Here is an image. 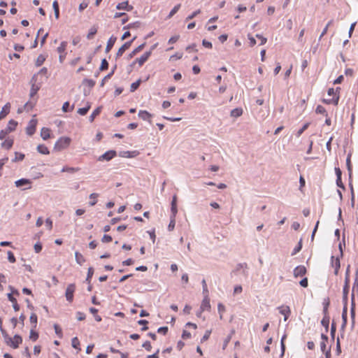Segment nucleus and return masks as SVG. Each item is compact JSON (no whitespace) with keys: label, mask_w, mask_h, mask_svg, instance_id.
<instances>
[{"label":"nucleus","mask_w":358,"mask_h":358,"mask_svg":"<svg viewBox=\"0 0 358 358\" xmlns=\"http://www.w3.org/2000/svg\"><path fill=\"white\" fill-rule=\"evenodd\" d=\"M71 140L69 137H60L55 143L54 150L56 151H61L69 147V145L71 143Z\"/></svg>","instance_id":"1"},{"label":"nucleus","mask_w":358,"mask_h":358,"mask_svg":"<svg viewBox=\"0 0 358 358\" xmlns=\"http://www.w3.org/2000/svg\"><path fill=\"white\" fill-rule=\"evenodd\" d=\"M10 289L12 292L8 294V299L10 302H12L15 311H18L20 310V306L18 305L16 299L13 297V294L19 295L20 293L17 289H13L11 286H10Z\"/></svg>","instance_id":"2"},{"label":"nucleus","mask_w":358,"mask_h":358,"mask_svg":"<svg viewBox=\"0 0 358 358\" xmlns=\"http://www.w3.org/2000/svg\"><path fill=\"white\" fill-rule=\"evenodd\" d=\"M349 283H350V276L348 273V270H347L345 277V285L343 289V300L345 303V305H347L348 302V294L349 292Z\"/></svg>","instance_id":"3"},{"label":"nucleus","mask_w":358,"mask_h":358,"mask_svg":"<svg viewBox=\"0 0 358 358\" xmlns=\"http://www.w3.org/2000/svg\"><path fill=\"white\" fill-rule=\"evenodd\" d=\"M68 43L66 41H62L59 46L57 48V52L59 53V59L60 63H63L65 59L66 52V49L67 47Z\"/></svg>","instance_id":"4"},{"label":"nucleus","mask_w":358,"mask_h":358,"mask_svg":"<svg viewBox=\"0 0 358 358\" xmlns=\"http://www.w3.org/2000/svg\"><path fill=\"white\" fill-rule=\"evenodd\" d=\"M76 290V285L73 283L69 284L66 289L65 296L66 300L69 302H72L73 300V293Z\"/></svg>","instance_id":"5"},{"label":"nucleus","mask_w":358,"mask_h":358,"mask_svg":"<svg viewBox=\"0 0 358 358\" xmlns=\"http://www.w3.org/2000/svg\"><path fill=\"white\" fill-rule=\"evenodd\" d=\"M37 75H34L31 80V87L30 90V96L33 97L40 90L41 85L36 84Z\"/></svg>","instance_id":"6"},{"label":"nucleus","mask_w":358,"mask_h":358,"mask_svg":"<svg viewBox=\"0 0 358 358\" xmlns=\"http://www.w3.org/2000/svg\"><path fill=\"white\" fill-rule=\"evenodd\" d=\"M136 37H134L133 39H131V41H127L126 43H124L120 48L119 50H117V53H116V59L120 57L123 53L127 50H128L130 46L131 45V43L132 42L135 40Z\"/></svg>","instance_id":"7"},{"label":"nucleus","mask_w":358,"mask_h":358,"mask_svg":"<svg viewBox=\"0 0 358 358\" xmlns=\"http://www.w3.org/2000/svg\"><path fill=\"white\" fill-rule=\"evenodd\" d=\"M117 155V152L115 150H108L104 154L99 157V161H110Z\"/></svg>","instance_id":"8"},{"label":"nucleus","mask_w":358,"mask_h":358,"mask_svg":"<svg viewBox=\"0 0 358 358\" xmlns=\"http://www.w3.org/2000/svg\"><path fill=\"white\" fill-rule=\"evenodd\" d=\"M22 338L20 335L15 334L13 338H11L10 342H9L8 346H10L14 349H16L19 347V345L20 343H22Z\"/></svg>","instance_id":"9"},{"label":"nucleus","mask_w":358,"mask_h":358,"mask_svg":"<svg viewBox=\"0 0 358 358\" xmlns=\"http://www.w3.org/2000/svg\"><path fill=\"white\" fill-rule=\"evenodd\" d=\"M36 124H37V120H34V119H31L27 128H26V131H27V134L29 135V136H31L33 135L35 131H36Z\"/></svg>","instance_id":"10"},{"label":"nucleus","mask_w":358,"mask_h":358,"mask_svg":"<svg viewBox=\"0 0 358 358\" xmlns=\"http://www.w3.org/2000/svg\"><path fill=\"white\" fill-rule=\"evenodd\" d=\"M151 54V50L145 52L141 57L136 59V60L133 62V64L138 63L140 66H143L144 63L148 59Z\"/></svg>","instance_id":"11"},{"label":"nucleus","mask_w":358,"mask_h":358,"mask_svg":"<svg viewBox=\"0 0 358 358\" xmlns=\"http://www.w3.org/2000/svg\"><path fill=\"white\" fill-rule=\"evenodd\" d=\"M280 314L284 315V321H287L291 314V310L288 306H281L278 307Z\"/></svg>","instance_id":"12"},{"label":"nucleus","mask_w":358,"mask_h":358,"mask_svg":"<svg viewBox=\"0 0 358 358\" xmlns=\"http://www.w3.org/2000/svg\"><path fill=\"white\" fill-rule=\"evenodd\" d=\"M201 312L210 309V299L208 296H204L200 306Z\"/></svg>","instance_id":"13"},{"label":"nucleus","mask_w":358,"mask_h":358,"mask_svg":"<svg viewBox=\"0 0 358 358\" xmlns=\"http://www.w3.org/2000/svg\"><path fill=\"white\" fill-rule=\"evenodd\" d=\"M306 273V268L304 266H298L294 269V277H302Z\"/></svg>","instance_id":"14"},{"label":"nucleus","mask_w":358,"mask_h":358,"mask_svg":"<svg viewBox=\"0 0 358 358\" xmlns=\"http://www.w3.org/2000/svg\"><path fill=\"white\" fill-rule=\"evenodd\" d=\"M116 8L117 10H125L127 11H131L134 8V7L129 4L128 1H124L122 3H119L116 6Z\"/></svg>","instance_id":"15"},{"label":"nucleus","mask_w":358,"mask_h":358,"mask_svg":"<svg viewBox=\"0 0 358 358\" xmlns=\"http://www.w3.org/2000/svg\"><path fill=\"white\" fill-rule=\"evenodd\" d=\"M331 264H332V266L334 267V268H335L334 274L338 275V270L341 267V262H340L339 257H337L334 259V257L331 256Z\"/></svg>","instance_id":"16"},{"label":"nucleus","mask_w":358,"mask_h":358,"mask_svg":"<svg viewBox=\"0 0 358 358\" xmlns=\"http://www.w3.org/2000/svg\"><path fill=\"white\" fill-rule=\"evenodd\" d=\"M152 116V115L147 110H139L138 112V117L143 120L148 121L149 122H151L150 118Z\"/></svg>","instance_id":"17"},{"label":"nucleus","mask_w":358,"mask_h":358,"mask_svg":"<svg viewBox=\"0 0 358 358\" xmlns=\"http://www.w3.org/2000/svg\"><path fill=\"white\" fill-rule=\"evenodd\" d=\"M10 103H6L0 112V120L3 119L10 113Z\"/></svg>","instance_id":"18"},{"label":"nucleus","mask_w":358,"mask_h":358,"mask_svg":"<svg viewBox=\"0 0 358 358\" xmlns=\"http://www.w3.org/2000/svg\"><path fill=\"white\" fill-rule=\"evenodd\" d=\"M117 40V38L114 36H112L108 41L107 45L106 47V52H108L110 51V50L113 48L115 41Z\"/></svg>","instance_id":"19"},{"label":"nucleus","mask_w":358,"mask_h":358,"mask_svg":"<svg viewBox=\"0 0 358 358\" xmlns=\"http://www.w3.org/2000/svg\"><path fill=\"white\" fill-rule=\"evenodd\" d=\"M31 182L29 179L21 178L15 181V184L16 187H20L24 185H30Z\"/></svg>","instance_id":"20"},{"label":"nucleus","mask_w":358,"mask_h":358,"mask_svg":"<svg viewBox=\"0 0 358 358\" xmlns=\"http://www.w3.org/2000/svg\"><path fill=\"white\" fill-rule=\"evenodd\" d=\"M145 43H142L141 45H138L136 48H135L129 55H128V59L133 58L137 53L141 52L145 47Z\"/></svg>","instance_id":"21"},{"label":"nucleus","mask_w":358,"mask_h":358,"mask_svg":"<svg viewBox=\"0 0 358 358\" xmlns=\"http://www.w3.org/2000/svg\"><path fill=\"white\" fill-rule=\"evenodd\" d=\"M17 125V122L16 121H15L14 120H10L8 122L6 129L7 130V131H8L10 133V132L15 130Z\"/></svg>","instance_id":"22"},{"label":"nucleus","mask_w":358,"mask_h":358,"mask_svg":"<svg viewBox=\"0 0 358 358\" xmlns=\"http://www.w3.org/2000/svg\"><path fill=\"white\" fill-rule=\"evenodd\" d=\"M116 68H117V66L115 65L114 67L113 68V69L111 70V71L102 79V80H101V82L100 83V86L101 87H103V85H105L106 81H107L108 79H110L112 77V76L115 73V71Z\"/></svg>","instance_id":"23"},{"label":"nucleus","mask_w":358,"mask_h":358,"mask_svg":"<svg viewBox=\"0 0 358 358\" xmlns=\"http://www.w3.org/2000/svg\"><path fill=\"white\" fill-rule=\"evenodd\" d=\"M41 136L43 140H47L50 136V130L48 128L43 127L41 131Z\"/></svg>","instance_id":"24"},{"label":"nucleus","mask_w":358,"mask_h":358,"mask_svg":"<svg viewBox=\"0 0 358 358\" xmlns=\"http://www.w3.org/2000/svg\"><path fill=\"white\" fill-rule=\"evenodd\" d=\"M75 258H76V262H77V264H78L80 265H82L85 262V257L79 252H75Z\"/></svg>","instance_id":"25"},{"label":"nucleus","mask_w":358,"mask_h":358,"mask_svg":"<svg viewBox=\"0 0 358 358\" xmlns=\"http://www.w3.org/2000/svg\"><path fill=\"white\" fill-rule=\"evenodd\" d=\"M351 154H348V157L346 159V166L349 173V178H351L352 177V167L351 164Z\"/></svg>","instance_id":"26"},{"label":"nucleus","mask_w":358,"mask_h":358,"mask_svg":"<svg viewBox=\"0 0 358 358\" xmlns=\"http://www.w3.org/2000/svg\"><path fill=\"white\" fill-rule=\"evenodd\" d=\"M37 151L43 155H48L50 153L48 147L43 144L38 145L37 146Z\"/></svg>","instance_id":"27"},{"label":"nucleus","mask_w":358,"mask_h":358,"mask_svg":"<svg viewBox=\"0 0 358 358\" xmlns=\"http://www.w3.org/2000/svg\"><path fill=\"white\" fill-rule=\"evenodd\" d=\"M101 111V107L96 108L90 115L89 120L90 122H92L94 120V118L100 114Z\"/></svg>","instance_id":"28"},{"label":"nucleus","mask_w":358,"mask_h":358,"mask_svg":"<svg viewBox=\"0 0 358 358\" xmlns=\"http://www.w3.org/2000/svg\"><path fill=\"white\" fill-rule=\"evenodd\" d=\"M329 320H330L329 316H324L321 321V324L325 328L326 332H328V331H329Z\"/></svg>","instance_id":"29"},{"label":"nucleus","mask_w":358,"mask_h":358,"mask_svg":"<svg viewBox=\"0 0 358 358\" xmlns=\"http://www.w3.org/2000/svg\"><path fill=\"white\" fill-rule=\"evenodd\" d=\"M243 114L241 108H236L231 111V116L233 117H238Z\"/></svg>","instance_id":"30"},{"label":"nucleus","mask_w":358,"mask_h":358,"mask_svg":"<svg viewBox=\"0 0 358 358\" xmlns=\"http://www.w3.org/2000/svg\"><path fill=\"white\" fill-rule=\"evenodd\" d=\"M342 319H343V324H342V329H344L347 324V305L344 306L343 313H342Z\"/></svg>","instance_id":"31"},{"label":"nucleus","mask_w":358,"mask_h":358,"mask_svg":"<svg viewBox=\"0 0 358 358\" xmlns=\"http://www.w3.org/2000/svg\"><path fill=\"white\" fill-rule=\"evenodd\" d=\"M339 101V96H335L331 99H324L323 102L327 104L333 103L335 106L338 105Z\"/></svg>","instance_id":"32"},{"label":"nucleus","mask_w":358,"mask_h":358,"mask_svg":"<svg viewBox=\"0 0 358 358\" xmlns=\"http://www.w3.org/2000/svg\"><path fill=\"white\" fill-rule=\"evenodd\" d=\"M71 345L76 350L80 351L81 349L80 348V341L77 337H74L71 340Z\"/></svg>","instance_id":"33"},{"label":"nucleus","mask_w":358,"mask_h":358,"mask_svg":"<svg viewBox=\"0 0 358 358\" xmlns=\"http://www.w3.org/2000/svg\"><path fill=\"white\" fill-rule=\"evenodd\" d=\"M13 145V140H12V139H7L1 143V146L3 148H6L7 150H9L10 148H11Z\"/></svg>","instance_id":"34"},{"label":"nucleus","mask_w":358,"mask_h":358,"mask_svg":"<svg viewBox=\"0 0 358 358\" xmlns=\"http://www.w3.org/2000/svg\"><path fill=\"white\" fill-rule=\"evenodd\" d=\"M98 196H99V194H97V193H92L90 195V199H92V201H90V203H89L90 206H93L96 203V202H97L96 199Z\"/></svg>","instance_id":"35"},{"label":"nucleus","mask_w":358,"mask_h":358,"mask_svg":"<svg viewBox=\"0 0 358 358\" xmlns=\"http://www.w3.org/2000/svg\"><path fill=\"white\" fill-rule=\"evenodd\" d=\"M0 331L3 337L4 338L5 343L8 345L9 342H10L11 337L8 336L6 331L3 328L1 329Z\"/></svg>","instance_id":"36"},{"label":"nucleus","mask_w":358,"mask_h":358,"mask_svg":"<svg viewBox=\"0 0 358 358\" xmlns=\"http://www.w3.org/2000/svg\"><path fill=\"white\" fill-rule=\"evenodd\" d=\"M0 331L3 337L4 338L5 343L8 345L9 342H10L11 337L8 336L6 331L3 328L1 329Z\"/></svg>","instance_id":"37"},{"label":"nucleus","mask_w":358,"mask_h":358,"mask_svg":"<svg viewBox=\"0 0 358 358\" xmlns=\"http://www.w3.org/2000/svg\"><path fill=\"white\" fill-rule=\"evenodd\" d=\"M181 6V4L180 3H178L177 5H176L173 8L172 10L170 11L169 15L167 16L168 18H171L178 11V10L180 9Z\"/></svg>","instance_id":"38"},{"label":"nucleus","mask_w":358,"mask_h":358,"mask_svg":"<svg viewBox=\"0 0 358 358\" xmlns=\"http://www.w3.org/2000/svg\"><path fill=\"white\" fill-rule=\"evenodd\" d=\"M315 112L317 113H320V114H322L324 115H325L326 117L328 116V114L327 113V110L326 109L324 108V107H323L321 105H318L316 108V110H315Z\"/></svg>","instance_id":"39"},{"label":"nucleus","mask_w":358,"mask_h":358,"mask_svg":"<svg viewBox=\"0 0 358 358\" xmlns=\"http://www.w3.org/2000/svg\"><path fill=\"white\" fill-rule=\"evenodd\" d=\"M30 322L33 324V329L36 327L38 317L36 314L31 313L30 315Z\"/></svg>","instance_id":"40"},{"label":"nucleus","mask_w":358,"mask_h":358,"mask_svg":"<svg viewBox=\"0 0 358 358\" xmlns=\"http://www.w3.org/2000/svg\"><path fill=\"white\" fill-rule=\"evenodd\" d=\"M94 274V268L92 267H90L87 271V278H86V282H87L88 284L90 283L91 279Z\"/></svg>","instance_id":"41"},{"label":"nucleus","mask_w":358,"mask_h":358,"mask_svg":"<svg viewBox=\"0 0 358 358\" xmlns=\"http://www.w3.org/2000/svg\"><path fill=\"white\" fill-rule=\"evenodd\" d=\"M141 25V22H138V21H136L135 22H133V23H130L128 25L124 27V29H137L140 27Z\"/></svg>","instance_id":"42"},{"label":"nucleus","mask_w":358,"mask_h":358,"mask_svg":"<svg viewBox=\"0 0 358 358\" xmlns=\"http://www.w3.org/2000/svg\"><path fill=\"white\" fill-rule=\"evenodd\" d=\"M84 85H87L90 88H92L95 85V81L92 79L85 78L83 81Z\"/></svg>","instance_id":"43"},{"label":"nucleus","mask_w":358,"mask_h":358,"mask_svg":"<svg viewBox=\"0 0 358 358\" xmlns=\"http://www.w3.org/2000/svg\"><path fill=\"white\" fill-rule=\"evenodd\" d=\"M96 32L97 28L96 27H91L87 36V38L88 39H92L94 37V36L96 34Z\"/></svg>","instance_id":"44"},{"label":"nucleus","mask_w":358,"mask_h":358,"mask_svg":"<svg viewBox=\"0 0 358 358\" xmlns=\"http://www.w3.org/2000/svg\"><path fill=\"white\" fill-rule=\"evenodd\" d=\"M90 108V105L87 104L86 107L80 108L78 110V113L80 115H85L87 113Z\"/></svg>","instance_id":"45"},{"label":"nucleus","mask_w":358,"mask_h":358,"mask_svg":"<svg viewBox=\"0 0 358 358\" xmlns=\"http://www.w3.org/2000/svg\"><path fill=\"white\" fill-rule=\"evenodd\" d=\"M80 170L79 168H76V167H69V166H64L63 167V169H62V172H71V173H74V172H77Z\"/></svg>","instance_id":"46"},{"label":"nucleus","mask_w":358,"mask_h":358,"mask_svg":"<svg viewBox=\"0 0 358 358\" xmlns=\"http://www.w3.org/2000/svg\"><path fill=\"white\" fill-rule=\"evenodd\" d=\"M302 248V239L299 241L298 243V245L294 248L292 255H295L296 253H298Z\"/></svg>","instance_id":"47"},{"label":"nucleus","mask_w":358,"mask_h":358,"mask_svg":"<svg viewBox=\"0 0 358 358\" xmlns=\"http://www.w3.org/2000/svg\"><path fill=\"white\" fill-rule=\"evenodd\" d=\"M108 69V62L106 59H103L101 60V64L99 67V70L102 71L107 70Z\"/></svg>","instance_id":"48"},{"label":"nucleus","mask_w":358,"mask_h":358,"mask_svg":"<svg viewBox=\"0 0 358 358\" xmlns=\"http://www.w3.org/2000/svg\"><path fill=\"white\" fill-rule=\"evenodd\" d=\"M38 338V334L36 332L34 329H31L30 331L29 338L33 341H36Z\"/></svg>","instance_id":"49"},{"label":"nucleus","mask_w":358,"mask_h":358,"mask_svg":"<svg viewBox=\"0 0 358 358\" xmlns=\"http://www.w3.org/2000/svg\"><path fill=\"white\" fill-rule=\"evenodd\" d=\"M140 84H141V80H138L131 83V87H130V91L131 92H133L135 90H136L138 88Z\"/></svg>","instance_id":"50"},{"label":"nucleus","mask_w":358,"mask_h":358,"mask_svg":"<svg viewBox=\"0 0 358 358\" xmlns=\"http://www.w3.org/2000/svg\"><path fill=\"white\" fill-rule=\"evenodd\" d=\"M201 283H202V289H203V296H208V289L206 280L203 279Z\"/></svg>","instance_id":"51"},{"label":"nucleus","mask_w":358,"mask_h":358,"mask_svg":"<svg viewBox=\"0 0 358 358\" xmlns=\"http://www.w3.org/2000/svg\"><path fill=\"white\" fill-rule=\"evenodd\" d=\"M45 59L44 56H43V55H40L37 57V59H36V66H41L43 64V62H44Z\"/></svg>","instance_id":"52"},{"label":"nucleus","mask_w":358,"mask_h":358,"mask_svg":"<svg viewBox=\"0 0 358 358\" xmlns=\"http://www.w3.org/2000/svg\"><path fill=\"white\" fill-rule=\"evenodd\" d=\"M176 224L175 217H171L169 224L168 225V230L171 231L174 229Z\"/></svg>","instance_id":"53"},{"label":"nucleus","mask_w":358,"mask_h":358,"mask_svg":"<svg viewBox=\"0 0 358 358\" xmlns=\"http://www.w3.org/2000/svg\"><path fill=\"white\" fill-rule=\"evenodd\" d=\"M148 323V322L145 320H140L138 321V324L140 325H142V327H143L141 328L142 331H145L148 329V327H147Z\"/></svg>","instance_id":"54"},{"label":"nucleus","mask_w":358,"mask_h":358,"mask_svg":"<svg viewBox=\"0 0 358 358\" xmlns=\"http://www.w3.org/2000/svg\"><path fill=\"white\" fill-rule=\"evenodd\" d=\"M309 127V123H306L296 133V136L299 137Z\"/></svg>","instance_id":"55"},{"label":"nucleus","mask_w":358,"mask_h":358,"mask_svg":"<svg viewBox=\"0 0 358 358\" xmlns=\"http://www.w3.org/2000/svg\"><path fill=\"white\" fill-rule=\"evenodd\" d=\"M15 157L13 160V162L22 161L24 158V155L22 153H20V152H15Z\"/></svg>","instance_id":"56"},{"label":"nucleus","mask_w":358,"mask_h":358,"mask_svg":"<svg viewBox=\"0 0 358 358\" xmlns=\"http://www.w3.org/2000/svg\"><path fill=\"white\" fill-rule=\"evenodd\" d=\"M201 13V10L200 9H198L196 10H195L194 12H193L191 15H188L186 19H185V21H189L190 20H192L194 17H195L197 15H199V13Z\"/></svg>","instance_id":"57"},{"label":"nucleus","mask_w":358,"mask_h":358,"mask_svg":"<svg viewBox=\"0 0 358 358\" xmlns=\"http://www.w3.org/2000/svg\"><path fill=\"white\" fill-rule=\"evenodd\" d=\"M54 329H55V334L59 338H62V329L60 328V327L58 324H55Z\"/></svg>","instance_id":"58"},{"label":"nucleus","mask_w":358,"mask_h":358,"mask_svg":"<svg viewBox=\"0 0 358 358\" xmlns=\"http://www.w3.org/2000/svg\"><path fill=\"white\" fill-rule=\"evenodd\" d=\"M217 309H218L219 313L220 314V319H222V314L225 311V307L222 303H220L217 306Z\"/></svg>","instance_id":"59"},{"label":"nucleus","mask_w":358,"mask_h":358,"mask_svg":"<svg viewBox=\"0 0 358 358\" xmlns=\"http://www.w3.org/2000/svg\"><path fill=\"white\" fill-rule=\"evenodd\" d=\"M76 317H77L78 320L83 321L85 319L86 315L84 313L78 311L76 313Z\"/></svg>","instance_id":"60"},{"label":"nucleus","mask_w":358,"mask_h":358,"mask_svg":"<svg viewBox=\"0 0 358 358\" xmlns=\"http://www.w3.org/2000/svg\"><path fill=\"white\" fill-rule=\"evenodd\" d=\"M8 259L11 263H14L16 261L15 257L11 251L8 252Z\"/></svg>","instance_id":"61"},{"label":"nucleus","mask_w":358,"mask_h":358,"mask_svg":"<svg viewBox=\"0 0 358 358\" xmlns=\"http://www.w3.org/2000/svg\"><path fill=\"white\" fill-rule=\"evenodd\" d=\"M210 334H211V331L207 330L205 332L203 336L201 338V342L203 343V342L207 341L209 338Z\"/></svg>","instance_id":"62"},{"label":"nucleus","mask_w":358,"mask_h":358,"mask_svg":"<svg viewBox=\"0 0 358 358\" xmlns=\"http://www.w3.org/2000/svg\"><path fill=\"white\" fill-rule=\"evenodd\" d=\"M34 250L36 253H39L42 250V244L40 242H37L34 245Z\"/></svg>","instance_id":"63"},{"label":"nucleus","mask_w":358,"mask_h":358,"mask_svg":"<svg viewBox=\"0 0 358 358\" xmlns=\"http://www.w3.org/2000/svg\"><path fill=\"white\" fill-rule=\"evenodd\" d=\"M142 347L144 348L147 351H150L152 350V346L150 342L147 341L143 345Z\"/></svg>","instance_id":"64"}]
</instances>
